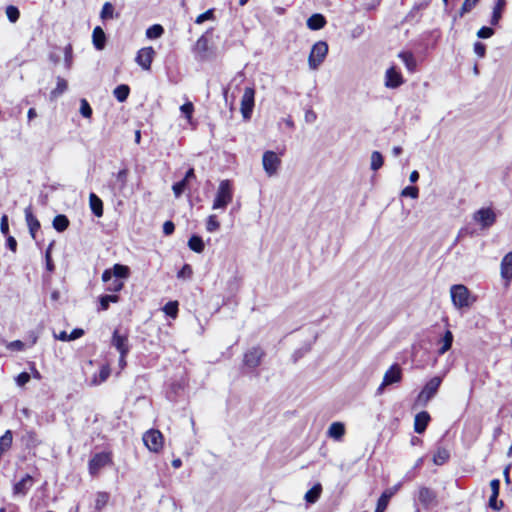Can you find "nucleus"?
I'll return each instance as SVG.
<instances>
[{
    "instance_id": "f257e3e1",
    "label": "nucleus",
    "mask_w": 512,
    "mask_h": 512,
    "mask_svg": "<svg viewBox=\"0 0 512 512\" xmlns=\"http://www.w3.org/2000/svg\"><path fill=\"white\" fill-rule=\"evenodd\" d=\"M233 187L230 180H222L219 183L213 204V210H225L233 200Z\"/></svg>"
},
{
    "instance_id": "f03ea898",
    "label": "nucleus",
    "mask_w": 512,
    "mask_h": 512,
    "mask_svg": "<svg viewBox=\"0 0 512 512\" xmlns=\"http://www.w3.org/2000/svg\"><path fill=\"white\" fill-rule=\"evenodd\" d=\"M328 53V45L324 41L316 42L310 51L308 64L310 69H317L321 63L324 61Z\"/></svg>"
},
{
    "instance_id": "7ed1b4c3",
    "label": "nucleus",
    "mask_w": 512,
    "mask_h": 512,
    "mask_svg": "<svg viewBox=\"0 0 512 512\" xmlns=\"http://www.w3.org/2000/svg\"><path fill=\"white\" fill-rule=\"evenodd\" d=\"M450 293L452 302L456 308L461 309L471 305L469 290L464 285H453L450 289Z\"/></svg>"
},
{
    "instance_id": "20e7f679",
    "label": "nucleus",
    "mask_w": 512,
    "mask_h": 512,
    "mask_svg": "<svg viewBox=\"0 0 512 512\" xmlns=\"http://www.w3.org/2000/svg\"><path fill=\"white\" fill-rule=\"evenodd\" d=\"M143 442L149 451L158 453L163 448L164 437L159 430L150 429L144 433Z\"/></svg>"
},
{
    "instance_id": "39448f33",
    "label": "nucleus",
    "mask_w": 512,
    "mask_h": 512,
    "mask_svg": "<svg viewBox=\"0 0 512 512\" xmlns=\"http://www.w3.org/2000/svg\"><path fill=\"white\" fill-rule=\"evenodd\" d=\"M262 165L267 176L272 177L277 174L281 159L274 151L268 150L263 153Z\"/></svg>"
},
{
    "instance_id": "423d86ee",
    "label": "nucleus",
    "mask_w": 512,
    "mask_h": 512,
    "mask_svg": "<svg viewBox=\"0 0 512 512\" xmlns=\"http://www.w3.org/2000/svg\"><path fill=\"white\" fill-rule=\"evenodd\" d=\"M441 384V378L440 377H433L430 379L424 388L421 390V392L418 394L417 397V403L419 405H426L427 402L434 397V395L437 393L438 388Z\"/></svg>"
},
{
    "instance_id": "0eeeda50",
    "label": "nucleus",
    "mask_w": 512,
    "mask_h": 512,
    "mask_svg": "<svg viewBox=\"0 0 512 512\" xmlns=\"http://www.w3.org/2000/svg\"><path fill=\"white\" fill-rule=\"evenodd\" d=\"M255 105V90L253 87H246L241 99V114L245 120H249L252 116Z\"/></svg>"
},
{
    "instance_id": "6e6552de",
    "label": "nucleus",
    "mask_w": 512,
    "mask_h": 512,
    "mask_svg": "<svg viewBox=\"0 0 512 512\" xmlns=\"http://www.w3.org/2000/svg\"><path fill=\"white\" fill-rule=\"evenodd\" d=\"M111 345L115 347L119 354H128L130 352V344L127 332L115 329L112 334Z\"/></svg>"
},
{
    "instance_id": "1a4fd4ad",
    "label": "nucleus",
    "mask_w": 512,
    "mask_h": 512,
    "mask_svg": "<svg viewBox=\"0 0 512 512\" xmlns=\"http://www.w3.org/2000/svg\"><path fill=\"white\" fill-rule=\"evenodd\" d=\"M130 275V269L128 266L122 264H115L111 269H106L102 273V281L109 282L114 277L122 280L127 279Z\"/></svg>"
},
{
    "instance_id": "9d476101",
    "label": "nucleus",
    "mask_w": 512,
    "mask_h": 512,
    "mask_svg": "<svg viewBox=\"0 0 512 512\" xmlns=\"http://www.w3.org/2000/svg\"><path fill=\"white\" fill-rule=\"evenodd\" d=\"M402 377L401 368L399 365H392L384 374L383 381L377 389V393L381 394L384 388L388 385L400 382Z\"/></svg>"
},
{
    "instance_id": "9b49d317",
    "label": "nucleus",
    "mask_w": 512,
    "mask_h": 512,
    "mask_svg": "<svg viewBox=\"0 0 512 512\" xmlns=\"http://www.w3.org/2000/svg\"><path fill=\"white\" fill-rule=\"evenodd\" d=\"M473 219L482 228H489L495 223L496 215L491 208H481L474 213Z\"/></svg>"
},
{
    "instance_id": "f8f14e48",
    "label": "nucleus",
    "mask_w": 512,
    "mask_h": 512,
    "mask_svg": "<svg viewBox=\"0 0 512 512\" xmlns=\"http://www.w3.org/2000/svg\"><path fill=\"white\" fill-rule=\"evenodd\" d=\"M417 497L420 504L426 509L437 504V494L431 488L425 486L420 487Z\"/></svg>"
},
{
    "instance_id": "ddd939ff",
    "label": "nucleus",
    "mask_w": 512,
    "mask_h": 512,
    "mask_svg": "<svg viewBox=\"0 0 512 512\" xmlns=\"http://www.w3.org/2000/svg\"><path fill=\"white\" fill-rule=\"evenodd\" d=\"M154 55L152 47H144L138 51L135 61L142 69L150 70Z\"/></svg>"
},
{
    "instance_id": "4468645a",
    "label": "nucleus",
    "mask_w": 512,
    "mask_h": 512,
    "mask_svg": "<svg viewBox=\"0 0 512 512\" xmlns=\"http://www.w3.org/2000/svg\"><path fill=\"white\" fill-rule=\"evenodd\" d=\"M264 352L260 347H253L244 354V365L248 368H256L260 365Z\"/></svg>"
},
{
    "instance_id": "2eb2a0df",
    "label": "nucleus",
    "mask_w": 512,
    "mask_h": 512,
    "mask_svg": "<svg viewBox=\"0 0 512 512\" xmlns=\"http://www.w3.org/2000/svg\"><path fill=\"white\" fill-rule=\"evenodd\" d=\"M110 461V457L107 453H97L89 461V473L95 475L101 468L106 466Z\"/></svg>"
},
{
    "instance_id": "dca6fc26",
    "label": "nucleus",
    "mask_w": 512,
    "mask_h": 512,
    "mask_svg": "<svg viewBox=\"0 0 512 512\" xmlns=\"http://www.w3.org/2000/svg\"><path fill=\"white\" fill-rule=\"evenodd\" d=\"M402 483H398L395 486L385 490L377 501L375 512H384L388 506L391 497L401 488Z\"/></svg>"
},
{
    "instance_id": "f3484780",
    "label": "nucleus",
    "mask_w": 512,
    "mask_h": 512,
    "mask_svg": "<svg viewBox=\"0 0 512 512\" xmlns=\"http://www.w3.org/2000/svg\"><path fill=\"white\" fill-rule=\"evenodd\" d=\"M403 84V77L395 67H390L385 74V86L387 88H397Z\"/></svg>"
},
{
    "instance_id": "a211bd4d",
    "label": "nucleus",
    "mask_w": 512,
    "mask_h": 512,
    "mask_svg": "<svg viewBox=\"0 0 512 512\" xmlns=\"http://www.w3.org/2000/svg\"><path fill=\"white\" fill-rule=\"evenodd\" d=\"M207 52H208V39L205 35H202L198 40L196 41L194 47H193V53L195 55V59L197 61H204L207 59Z\"/></svg>"
},
{
    "instance_id": "6ab92c4d",
    "label": "nucleus",
    "mask_w": 512,
    "mask_h": 512,
    "mask_svg": "<svg viewBox=\"0 0 512 512\" xmlns=\"http://www.w3.org/2000/svg\"><path fill=\"white\" fill-rule=\"evenodd\" d=\"M34 480L32 476L26 474L20 481L14 484L13 493L14 495L25 496L33 486Z\"/></svg>"
},
{
    "instance_id": "aec40b11",
    "label": "nucleus",
    "mask_w": 512,
    "mask_h": 512,
    "mask_svg": "<svg viewBox=\"0 0 512 512\" xmlns=\"http://www.w3.org/2000/svg\"><path fill=\"white\" fill-rule=\"evenodd\" d=\"M127 179H128V170L126 168L121 169L115 175V181L111 185L115 194L121 193L125 189V187L127 185Z\"/></svg>"
},
{
    "instance_id": "412c9836",
    "label": "nucleus",
    "mask_w": 512,
    "mask_h": 512,
    "mask_svg": "<svg viewBox=\"0 0 512 512\" xmlns=\"http://www.w3.org/2000/svg\"><path fill=\"white\" fill-rule=\"evenodd\" d=\"M501 277L507 283L512 279V252L507 253L501 261Z\"/></svg>"
},
{
    "instance_id": "4be33fe9",
    "label": "nucleus",
    "mask_w": 512,
    "mask_h": 512,
    "mask_svg": "<svg viewBox=\"0 0 512 512\" xmlns=\"http://www.w3.org/2000/svg\"><path fill=\"white\" fill-rule=\"evenodd\" d=\"M430 421V415L426 411L419 412L416 414L414 419V431L418 434H422Z\"/></svg>"
},
{
    "instance_id": "5701e85b",
    "label": "nucleus",
    "mask_w": 512,
    "mask_h": 512,
    "mask_svg": "<svg viewBox=\"0 0 512 512\" xmlns=\"http://www.w3.org/2000/svg\"><path fill=\"white\" fill-rule=\"evenodd\" d=\"M25 219H26V223H27V226L29 228V232L32 236V238L35 239L36 237V232L39 230L40 228V222L38 221V219L33 215L32 211H31V208L28 207L25 209Z\"/></svg>"
},
{
    "instance_id": "b1692460",
    "label": "nucleus",
    "mask_w": 512,
    "mask_h": 512,
    "mask_svg": "<svg viewBox=\"0 0 512 512\" xmlns=\"http://www.w3.org/2000/svg\"><path fill=\"white\" fill-rule=\"evenodd\" d=\"M93 45L97 50H102L106 44V35L100 26L94 28L92 33Z\"/></svg>"
},
{
    "instance_id": "393cba45",
    "label": "nucleus",
    "mask_w": 512,
    "mask_h": 512,
    "mask_svg": "<svg viewBox=\"0 0 512 512\" xmlns=\"http://www.w3.org/2000/svg\"><path fill=\"white\" fill-rule=\"evenodd\" d=\"M326 25V19L322 14L316 13L307 19V27L316 31L322 29Z\"/></svg>"
},
{
    "instance_id": "a878e982",
    "label": "nucleus",
    "mask_w": 512,
    "mask_h": 512,
    "mask_svg": "<svg viewBox=\"0 0 512 512\" xmlns=\"http://www.w3.org/2000/svg\"><path fill=\"white\" fill-rule=\"evenodd\" d=\"M89 204L95 216L101 217L103 215V203L102 200L96 194H90Z\"/></svg>"
},
{
    "instance_id": "bb28decb",
    "label": "nucleus",
    "mask_w": 512,
    "mask_h": 512,
    "mask_svg": "<svg viewBox=\"0 0 512 512\" xmlns=\"http://www.w3.org/2000/svg\"><path fill=\"white\" fill-rule=\"evenodd\" d=\"M344 434L345 426L341 422L332 423L328 429V436L335 440H341Z\"/></svg>"
},
{
    "instance_id": "cd10ccee",
    "label": "nucleus",
    "mask_w": 512,
    "mask_h": 512,
    "mask_svg": "<svg viewBox=\"0 0 512 512\" xmlns=\"http://www.w3.org/2000/svg\"><path fill=\"white\" fill-rule=\"evenodd\" d=\"M453 343V334L450 330H447L444 336L440 339L439 344L441 345L438 349V354H445L452 346Z\"/></svg>"
},
{
    "instance_id": "c85d7f7f",
    "label": "nucleus",
    "mask_w": 512,
    "mask_h": 512,
    "mask_svg": "<svg viewBox=\"0 0 512 512\" xmlns=\"http://www.w3.org/2000/svg\"><path fill=\"white\" fill-rule=\"evenodd\" d=\"M110 375V368L108 365H104L101 367L98 374H95L91 379V385L97 386L101 383L105 382Z\"/></svg>"
},
{
    "instance_id": "c756f323",
    "label": "nucleus",
    "mask_w": 512,
    "mask_h": 512,
    "mask_svg": "<svg viewBox=\"0 0 512 512\" xmlns=\"http://www.w3.org/2000/svg\"><path fill=\"white\" fill-rule=\"evenodd\" d=\"M52 225L56 231L63 232L68 228L69 220L66 215L59 214L54 217Z\"/></svg>"
},
{
    "instance_id": "7c9ffc66",
    "label": "nucleus",
    "mask_w": 512,
    "mask_h": 512,
    "mask_svg": "<svg viewBox=\"0 0 512 512\" xmlns=\"http://www.w3.org/2000/svg\"><path fill=\"white\" fill-rule=\"evenodd\" d=\"M398 56L410 72L415 70L416 60L411 52H401Z\"/></svg>"
},
{
    "instance_id": "2f4dec72",
    "label": "nucleus",
    "mask_w": 512,
    "mask_h": 512,
    "mask_svg": "<svg viewBox=\"0 0 512 512\" xmlns=\"http://www.w3.org/2000/svg\"><path fill=\"white\" fill-rule=\"evenodd\" d=\"M505 6V0H498L493 8L492 16L490 19L491 25H497L502 16V10Z\"/></svg>"
},
{
    "instance_id": "473e14b6",
    "label": "nucleus",
    "mask_w": 512,
    "mask_h": 512,
    "mask_svg": "<svg viewBox=\"0 0 512 512\" xmlns=\"http://www.w3.org/2000/svg\"><path fill=\"white\" fill-rule=\"evenodd\" d=\"M321 492V484H315L310 490L306 492L304 498L308 503H315L319 499Z\"/></svg>"
},
{
    "instance_id": "72a5a7b5",
    "label": "nucleus",
    "mask_w": 512,
    "mask_h": 512,
    "mask_svg": "<svg viewBox=\"0 0 512 512\" xmlns=\"http://www.w3.org/2000/svg\"><path fill=\"white\" fill-rule=\"evenodd\" d=\"M119 301V296L112 295H102L99 297V310L105 311L109 308L110 303H117Z\"/></svg>"
},
{
    "instance_id": "f704fd0d",
    "label": "nucleus",
    "mask_w": 512,
    "mask_h": 512,
    "mask_svg": "<svg viewBox=\"0 0 512 512\" xmlns=\"http://www.w3.org/2000/svg\"><path fill=\"white\" fill-rule=\"evenodd\" d=\"M129 93H130V88L128 85H125V84H121V85H118L114 91H113V95L114 97L119 101V102H124L127 100L128 96H129Z\"/></svg>"
},
{
    "instance_id": "c9c22d12",
    "label": "nucleus",
    "mask_w": 512,
    "mask_h": 512,
    "mask_svg": "<svg viewBox=\"0 0 512 512\" xmlns=\"http://www.w3.org/2000/svg\"><path fill=\"white\" fill-rule=\"evenodd\" d=\"M188 246L192 251H194L196 253H201L205 247L202 238L197 235H193L189 238Z\"/></svg>"
},
{
    "instance_id": "e433bc0d",
    "label": "nucleus",
    "mask_w": 512,
    "mask_h": 512,
    "mask_svg": "<svg viewBox=\"0 0 512 512\" xmlns=\"http://www.w3.org/2000/svg\"><path fill=\"white\" fill-rule=\"evenodd\" d=\"M109 501V494L107 492H97L95 495L94 509L101 511Z\"/></svg>"
},
{
    "instance_id": "4c0bfd02",
    "label": "nucleus",
    "mask_w": 512,
    "mask_h": 512,
    "mask_svg": "<svg viewBox=\"0 0 512 512\" xmlns=\"http://www.w3.org/2000/svg\"><path fill=\"white\" fill-rule=\"evenodd\" d=\"M450 457V453L445 448H438L436 453L433 456V462L436 465H443L445 462L448 461Z\"/></svg>"
},
{
    "instance_id": "58836bf2",
    "label": "nucleus",
    "mask_w": 512,
    "mask_h": 512,
    "mask_svg": "<svg viewBox=\"0 0 512 512\" xmlns=\"http://www.w3.org/2000/svg\"><path fill=\"white\" fill-rule=\"evenodd\" d=\"M12 432L11 430L5 431V433L0 437V450L6 452L10 449L12 445Z\"/></svg>"
},
{
    "instance_id": "ea45409f",
    "label": "nucleus",
    "mask_w": 512,
    "mask_h": 512,
    "mask_svg": "<svg viewBox=\"0 0 512 512\" xmlns=\"http://www.w3.org/2000/svg\"><path fill=\"white\" fill-rule=\"evenodd\" d=\"M67 90V82L65 79L58 77L57 85L50 93L51 98H57Z\"/></svg>"
},
{
    "instance_id": "a19ab883",
    "label": "nucleus",
    "mask_w": 512,
    "mask_h": 512,
    "mask_svg": "<svg viewBox=\"0 0 512 512\" xmlns=\"http://www.w3.org/2000/svg\"><path fill=\"white\" fill-rule=\"evenodd\" d=\"M164 29L160 24H154L146 30V37L149 39H157L162 36Z\"/></svg>"
},
{
    "instance_id": "79ce46f5",
    "label": "nucleus",
    "mask_w": 512,
    "mask_h": 512,
    "mask_svg": "<svg viewBox=\"0 0 512 512\" xmlns=\"http://www.w3.org/2000/svg\"><path fill=\"white\" fill-rule=\"evenodd\" d=\"M100 18L102 20H108L114 18V7L110 2H105L100 12Z\"/></svg>"
},
{
    "instance_id": "37998d69",
    "label": "nucleus",
    "mask_w": 512,
    "mask_h": 512,
    "mask_svg": "<svg viewBox=\"0 0 512 512\" xmlns=\"http://www.w3.org/2000/svg\"><path fill=\"white\" fill-rule=\"evenodd\" d=\"M383 156L380 152L374 151L371 154V169L373 171L379 170L383 165Z\"/></svg>"
},
{
    "instance_id": "c03bdc74",
    "label": "nucleus",
    "mask_w": 512,
    "mask_h": 512,
    "mask_svg": "<svg viewBox=\"0 0 512 512\" xmlns=\"http://www.w3.org/2000/svg\"><path fill=\"white\" fill-rule=\"evenodd\" d=\"M163 311L165 312L166 315H168V316H170L172 318H175L177 316V313H178V302H176V301H169L163 307Z\"/></svg>"
},
{
    "instance_id": "a18cd8bd",
    "label": "nucleus",
    "mask_w": 512,
    "mask_h": 512,
    "mask_svg": "<svg viewBox=\"0 0 512 512\" xmlns=\"http://www.w3.org/2000/svg\"><path fill=\"white\" fill-rule=\"evenodd\" d=\"M480 0H464L460 10L459 16L463 17L466 13L470 12L478 4Z\"/></svg>"
},
{
    "instance_id": "49530a36",
    "label": "nucleus",
    "mask_w": 512,
    "mask_h": 512,
    "mask_svg": "<svg viewBox=\"0 0 512 512\" xmlns=\"http://www.w3.org/2000/svg\"><path fill=\"white\" fill-rule=\"evenodd\" d=\"M220 223L217 220L216 215H210L206 222V230L208 232H215L219 229Z\"/></svg>"
},
{
    "instance_id": "de8ad7c7",
    "label": "nucleus",
    "mask_w": 512,
    "mask_h": 512,
    "mask_svg": "<svg viewBox=\"0 0 512 512\" xmlns=\"http://www.w3.org/2000/svg\"><path fill=\"white\" fill-rule=\"evenodd\" d=\"M6 15L10 22L15 23L20 16L19 10L15 6H8L6 8Z\"/></svg>"
},
{
    "instance_id": "09e8293b",
    "label": "nucleus",
    "mask_w": 512,
    "mask_h": 512,
    "mask_svg": "<svg viewBox=\"0 0 512 512\" xmlns=\"http://www.w3.org/2000/svg\"><path fill=\"white\" fill-rule=\"evenodd\" d=\"M80 113L85 118L92 116V108L86 99H81L80 101Z\"/></svg>"
},
{
    "instance_id": "8fccbe9b",
    "label": "nucleus",
    "mask_w": 512,
    "mask_h": 512,
    "mask_svg": "<svg viewBox=\"0 0 512 512\" xmlns=\"http://www.w3.org/2000/svg\"><path fill=\"white\" fill-rule=\"evenodd\" d=\"M180 111L185 116V118L190 121L194 112V106L191 102H186L180 107Z\"/></svg>"
},
{
    "instance_id": "3c124183",
    "label": "nucleus",
    "mask_w": 512,
    "mask_h": 512,
    "mask_svg": "<svg viewBox=\"0 0 512 512\" xmlns=\"http://www.w3.org/2000/svg\"><path fill=\"white\" fill-rule=\"evenodd\" d=\"M108 285H107V290L108 291H111V292H119L120 290H122L123 286H124V283L122 280H119V279H111V281L107 282Z\"/></svg>"
},
{
    "instance_id": "603ef678",
    "label": "nucleus",
    "mask_w": 512,
    "mask_h": 512,
    "mask_svg": "<svg viewBox=\"0 0 512 512\" xmlns=\"http://www.w3.org/2000/svg\"><path fill=\"white\" fill-rule=\"evenodd\" d=\"M72 59H73V49L71 44H68L64 48V61L66 68H70L72 65Z\"/></svg>"
},
{
    "instance_id": "864d4df0",
    "label": "nucleus",
    "mask_w": 512,
    "mask_h": 512,
    "mask_svg": "<svg viewBox=\"0 0 512 512\" xmlns=\"http://www.w3.org/2000/svg\"><path fill=\"white\" fill-rule=\"evenodd\" d=\"M401 195L416 199L419 195V189L415 186H407L402 190Z\"/></svg>"
},
{
    "instance_id": "5fc2aeb1",
    "label": "nucleus",
    "mask_w": 512,
    "mask_h": 512,
    "mask_svg": "<svg viewBox=\"0 0 512 512\" xmlns=\"http://www.w3.org/2000/svg\"><path fill=\"white\" fill-rule=\"evenodd\" d=\"M186 186H187V183L185 182V180H181V181H178V182L173 184L172 190H173L174 195H175L176 198L181 196V194L186 189Z\"/></svg>"
},
{
    "instance_id": "6e6d98bb",
    "label": "nucleus",
    "mask_w": 512,
    "mask_h": 512,
    "mask_svg": "<svg viewBox=\"0 0 512 512\" xmlns=\"http://www.w3.org/2000/svg\"><path fill=\"white\" fill-rule=\"evenodd\" d=\"M51 249H52V243L49 245V247L45 251L46 269L49 272H53L55 269V266H54V263H53L52 257H51Z\"/></svg>"
},
{
    "instance_id": "4d7b16f0",
    "label": "nucleus",
    "mask_w": 512,
    "mask_h": 512,
    "mask_svg": "<svg viewBox=\"0 0 512 512\" xmlns=\"http://www.w3.org/2000/svg\"><path fill=\"white\" fill-rule=\"evenodd\" d=\"M213 17H214V10L213 9H209V10L205 11L204 13L198 15L196 20H195V23L196 24H202L203 22H205L207 20L213 19Z\"/></svg>"
},
{
    "instance_id": "13d9d810",
    "label": "nucleus",
    "mask_w": 512,
    "mask_h": 512,
    "mask_svg": "<svg viewBox=\"0 0 512 512\" xmlns=\"http://www.w3.org/2000/svg\"><path fill=\"white\" fill-rule=\"evenodd\" d=\"M494 35V29L491 27L483 26L481 27L478 32L477 36L481 39H487Z\"/></svg>"
},
{
    "instance_id": "bf43d9fd",
    "label": "nucleus",
    "mask_w": 512,
    "mask_h": 512,
    "mask_svg": "<svg viewBox=\"0 0 512 512\" xmlns=\"http://www.w3.org/2000/svg\"><path fill=\"white\" fill-rule=\"evenodd\" d=\"M25 344L20 340L8 342L6 348L11 351H22L24 350Z\"/></svg>"
},
{
    "instance_id": "052dcab7",
    "label": "nucleus",
    "mask_w": 512,
    "mask_h": 512,
    "mask_svg": "<svg viewBox=\"0 0 512 512\" xmlns=\"http://www.w3.org/2000/svg\"><path fill=\"white\" fill-rule=\"evenodd\" d=\"M192 268L189 264H185L181 270L178 272L177 277L178 278H190L192 276Z\"/></svg>"
},
{
    "instance_id": "680f3d73",
    "label": "nucleus",
    "mask_w": 512,
    "mask_h": 512,
    "mask_svg": "<svg viewBox=\"0 0 512 512\" xmlns=\"http://www.w3.org/2000/svg\"><path fill=\"white\" fill-rule=\"evenodd\" d=\"M16 383L18 386L22 387L27 384L30 380V374L27 372H22L16 377Z\"/></svg>"
},
{
    "instance_id": "e2e57ef3",
    "label": "nucleus",
    "mask_w": 512,
    "mask_h": 512,
    "mask_svg": "<svg viewBox=\"0 0 512 512\" xmlns=\"http://www.w3.org/2000/svg\"><path fill=\"white\" fill-rule=\"evenodd\" d=\"M474 52L478 57L483 58L486 54V46L481 42H476L474 44Z\"/></svg>"
},
{
    "instance_id": "0e129e2a",
    "label": "nucleus",
    "mask_w": 512,
    "mask_h": 512,
    "mask_svg": "<svg viewBox=\"0 0 512 512\" xmlns=\"http://www.w3.org/2000/svg\"><path fill=\"white\" fill-rule=\"evenodd\" d=\"M0 231L4 235L8 234L9 225H8V217L6 215H3L1 218Z\"/></svg>"
},
{
    "instance_id": "69168bd1",
    "label": "nucleus",
    "mask_w": 512,
    "mask_h": 512,
    "mask_svg": "<svg viewBox=\"0 0 512 512\" xmlns=\"http://www.w3.org/2000/svg\"><path fill=\"white\" fill-rule=\"evenodd\" d=\"M175 230V225L172 221H166L163 224V233L165 235H171Z\"/></svg>"
},
{
    "instance_id": "338daca9",
    "label": "nucleus",
    "mask_w": 512,
    "mask_h": 512,
    "mask_svg": "<svg viewBox=\"0 0 512 512\" xmlns=\"http://www.w3.org/2000/svg\"><path fill=\"white\" fill-rule=\"evenodd\" d=\"M490 487H491L492 494H494V497H498L499 489H500V481L498 479H493L490 482Z\"/></svg>"
},
{
    "instance_id": "774afa93",
    "label": "nucleus",
    "mask_w": 512,
    "mask_h": 512,
    "mask_svg": "<svg viewBox=\"0 0 512 512\" xmlns=\"http://www.w3.org/2000/svg\"><path fill=\"white\" fill-rule=\"evenodd\" d=\"M6 246L11 251L15 252L17 249V241L13 236H9L6 240Z\"/></svg>"
}]
</instances>
